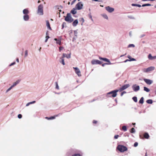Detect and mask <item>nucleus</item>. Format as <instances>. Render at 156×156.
<instances>
[{
	"mask_svg": "<svg viewBox=\"0 0 156 156\" xmlns=\"http://www.w3.org/2000/svg\"><path fill=\"white\" fill-rule=\"evenodd\" d=\"M37 13L38 15L41 16L44 14L43 5L42 4H40L38 6Z\"/></svg>",
	"mask_w": 156,
	"mask_h": 156,
	"instance_id": "f257e3e1",
	"label": "nucleus"
},
{
	"mask_svg": "<svg viewBox=\"0 0 156 156\" xmlns=\"http://www.w3.org/2000/svg\"><path fill=\"white\" fill-rule=\"evenodd\" d=\"M65 20L67 22L71 23L73 21V19L72 18L70 13H68L65 17Z\"/></svg>",
	"mask_w": 156,
	"mask_h": 156,
	"instance_id": "f03ea898",
	"label": "nucleus"
},
{
	"mask_svg": "<svg viewBox=\"0 0 156 156\" xmlns=\"http://www.w3.org/2000/svg\"><path fill=\"white\" fill-rule=\"evenodd\" d=\"M117 148L121 152H124L127 150V148L126 147L122 145H119Z\"/></svg>",
	"mask_w": 156,
	"mask_h": 156,
	"instance_id": "7ed1b4c3",
	"label": "nucleus"
},
{
	"mask_svg": "<svg viewBox=\"0 0 156 156\" xmlns=\"http://www.w3.org/2000/svg\"><path fill=\"white\" fill-rule=\"evenodd\" d=\"M83 5L81 2H79L75 6V8L77 10L81 9L83 8Z\"/></svg>",
	"mask_w": 156,
	"mask_h": 156,
	"instance_id": "20e7f679",
	"label": "nucleus"
},
{
	"mask_svg": "<svg viewBox=\"0 0 156 156\" xmlns=\"http://www.w3.org/2000/svg\"><path fill=\"white\" fill-rule=\"evenodd\" d=\"M102 62L97 59H93L91 61V63L92 65L101 64Z\"/></svg>",
	"mask_w": 156,
	"mask_h": 156,
	"instance_id": "39448f33",
	"label": "nucleus"
},
{
	"mask_svg": "<svg viewBox=\"0 0 156 156\" xmlns=\"http://www.w3.org/2000/svg\"><path fill=\"white\" fill-rule=\"evenodd\" d=\"M73 68L75 70V73L79 76H81L80 70L78 68L73 67Z\"/></svg>",
	"mask_w": 156,
	"mask_h": 156,
	"instance_id": "423d86ee",
	"label": "nucleus"
},
{
	"mask_svg": "<svg viewBox=\"0 0 156 156\" xmlns=\"http://www.w3.org/2000/svg\"><path fill=\"white\" fill-rule=\"evenodd\" d=\"M132 88L134 91L136 92L140 90V87L136 84L133 85L132 86Z\"/></svg>",
	"mask_w": 156,
	"mask_h": 156,
	"instance_id": "0eeeda50",
	"label": "nucleus"
},
{
	"mask_svg": "<svg viewBox=\"0 0 156 156\" xmlns=\"http://www.w3.org/2000/svg\"><path fill=\"white\" fill-rule=\"evenodd\" d=\"M129 87V84H127L125 85L122 86L118 90L120 91H121L123 90L126 89Z\"/></svg>",
	"mask_w": 156,
	"mask_h": 156,
	"instance_id": "6e6552de",
	"label": "nucleus"
},
{
	"mask_svg": "<svg viewBox=\"0 0 156 156\" xmlns=\"http://www.w3.org/2000/svg\"><path fill=\"white\" fill-rule=\"evenodd\" d=\"M106 10L109 12L111 13L113 12L114 10V9L112 7H111L109 6H108L107 7H105Z\"/></svg>",
	"mask_w": 156,
	"mask_h": 156,
	"instance_id": "1a4fd4ad",
	"label": "nucleus"
},
{
	"mask_svg": "<svg viewBox=\"0 0 156 156\" xmlns=\"http://www.w3.org/2000/svg\"><path fill=\"white\" fill-rule=\"evenodd\" d=\"M144 82L148 85H151L153 83V81L152 80L144 78Z\"/></svg>",
	"mask_w": 156,
	"mask_h": 156,
	"instance_id": "9d476101",
	"label": "nucleus"
},
{
	"mask_svg": "<svg viewBox=\"0 0 156 156\" xmlns=\"http://www.w3.org/2000/svg\"><path fill=\"white\" fill-rule=\"evenodd\" d=\"M99 58L100 60H102L105 61V62H108V63H109V64H112V63H111V62H110L109 60L108 59L106 58H102V57H99Z\"/></svg>",
	"mask_w": 156,
	"mask_h": 156,
	"instance_id": "9b49d317",
	"label": "nucleus"
},
{
	"mask_svg": "<svg viewBox=\"0 0 156 156\" xmlns=\"http://www.w3.org/2000/svg\"><path fill=\"white\" fill-rule=\"evenodd\" d=\"M148 58L150 60H153L156 59V56H152L151 54H149L148 56Z\"/></svg>",
	"mask_w": 156,
	"mask_h": 156,
	"instance_id": "f8f14e48",
	"label": "nucleus"
},
{
	"mask_svg": "<svg viewBox=\"0 0 156 156\" xmlns=\"http://www.w3.org/2000/svg\"><path fill=\"white\" fill-rule=\"evenodd\" d=\"M62 57L64 58L66 57L67 58H71V53H70L69 55H67L65 53H63Z\"/></svg>",
	"mask_w": 156,
	"mask_h": 156,
	"instance_id": "ddd939ff",
	"label": "nucleus"
},
{
	"mask_svg": "<svg viewBox=\"0 0 156 156\" xmlns=\"http://www.w3.org/2000/svg\"><path fill=\"white\" fill-rule=\"evenodd\" d=\"M23 18V20L25 21H27L29 19V16L28 15H24Z\"/></svg>",
	"mask_w": 156,
	"mask_h": 156,
	"instance_id": "4468645a",
	"label": "nucleus"
},
{
	"mask_svg": "<svg viewBox=\"0 0 156 156\" xmlns=\"http://www.w3.org/2000/svg\"><path fill=\"white\" fill-rule=\"evenodd\" d=\"M59 62L60 63H61L63 65H65V64L64 60V58H63L62 56L60 58L59 60Z\"/></svg>",
	"mask_w": 156,
	"mask_h": 156,
	"instance_id": "2eb2a0df",
	"label": "nucleus"
},
{
	"mask_svg": "<svg viewBox=\"0 0 156 156\" xmlns=\"http://www.w3.org/2000/svg\"><path fill=\"white\" fill-rule=\"evenodd\" d=\"M23 13L24 15H26V14L28 15L29 13V11L27 9H24L23 11Z\"/></svg>",
	"mask_w": 156,
	"mask_h": 156,
	"instance_id": "dca6fc26",
	"label": "nucleus"
},
{
	"mask_svg": "<svg viewBox=\"0 0 156 156\" xmlns=\"http://www.w3.org/2000/svg\"><path fill=\"white\" fill-rule=\"evenodd\" d=\"M119 90H113V92L112 94V96L113 97H115L117 95V92L119 91Z\"/></svg>",
	"mask_w": 156,
	"mask_h": 156,
	"instance_id": "f3484780",
	"label": "nucleus"
},
{
	"mask_svg": "<svg viewBox=\"0 0 156 156\" xmlns=\"http://www.w3.org/2000/svg\"><path fill=\"white\" fill-rule=\"evenodd\" d=\"M101 15L105 19L108 20V18L107 15L105 13L102 14Z\"/></svg>",
	"mask_w": 156,
	"mask_h": 156,
	"instance_id": "a211bd4d",
	"label": "nucleus"
},
{
	"mask_svg": "<svg viewBox=\"0 0 156 156\" xmlns=\"http://www.w3.org/2000/svg\"><path fill=\"white\" fill-rule=\"evenodd\" d=\"M54 40L56 41V43L57 44L61 45V40L60 39H57L55 38H54Z\"/></svg>",
	"mask_w": 156,
	"mask_h": 156,
	"instance_id": "6ab92c4d",
	"label": "nucleus"
},
{
	"mask_svg": "<svg viewBox=\"0 0 156 156\" xmlns=\"http://www.w3.org/2000/svg\"><path fill=\"white\" fill-rule=\"evenodd\" d=\"M20 80H18L16 82L13 83V84L11 86L12 87L15 86L16 85L18 84L20 82Z\"/></svg>",
	"mask_w": 156,
	"mask_h": 156,
	"instance_id": "aec40b11",
	"label": "nucleus"
},
{
	"mask_svg": "<svg viewBox=\"0 0 156 156\" xmlns=\"http://www.w3.org/2000/svg\"><path fill=\"white\" fill-rule=\"evenodd\" d=\"M46 25L47 27L50 30H51V28L50 26V24L49 23V22L48 20H46Z\"/></svg>",
	"mask_w": 156,
	"mask_h": 156,
	"instance_id": "412c9836",
	"label": "nucleus"
},
{
	"mask_svg": "<svg viewBox=\"0 0 156 156\" xmlns=\"http://www.w3.org/2000/svg\"><path fill=\"white\" fill-rule=\"evenodd\" d=\"M78 23L77 20H76L73 23V25L74 27H76Z\"/></svg>",
	"mask_w": 156,
	"mask_h": 156,
	"instance_id": "4be33fe9",
	"label": "nucleus"
},
{
	"mask_svg": "<svg viewBox=\"0 0 156 156\" xmlns=\"http://www.w3.org/2000/svg\"><path fill=\"white\" fill-rule=\"evenodd\" d=\"M76 10L77 9L75 8H74L71 10V12L73 14H75L76 13Z\"/></svg>",
	"mask_w": 156,
	"mask_h": 156,
	"instance_id": "5701e85b",
	"label": "nucleus"
},
{
	"mask_svg": "<svg viewBox=\"0 0 156 156\" xmlns=\"http://www.w3.org/2000/svg\"><path fill=\"white\" fill-rule=\"evenodd\" d=\"M148 72L154 70L155 68L154 66H150L147 68Z\"/></svg>",
	"mask_w": 156,
	"mask_h": 156,
	"instance_id": "b1692460",
	"label": "nucleus"
},
{
	"mask_svg": "<svg viewBox=\"0 0 156 156\" xmlns=\"http://www.w3.org/2000/svg\"><path fill=\"white\" fill-rule=\"evenodd\" d=\"M144 138L147 139H148L149 138V135L147 133H144Z\"/></svg>",
	"mask_w": 156,
	"mask_h": 156,
	"instance_id": "393cba45",
	"label": "nucleus"
},
{
	"mask_svg": "<svg viewBox=\"0 0 156 156\" xmlns=\"http://www.w3.org/2000/svg\"><path fill=\"white\" fill-rule=\"evenodd\" d=\"M136 61V59L134 58H132L130 59H126L125 60L124 62H126L128 61Z\"/></svg>",
	"mask_w": 156,
	"mask_h": 156,
	"instance_id": "a878e982",
	"label": "nucleus"
},
{
	"mask_svg": "<svg viewBox=\"0 0 156 156\" xmlns=\"http://www.w3.org/2000/svg\"><path fill=\"white\" fill-rule=\"evenodd\" d=\"M35 102H36L35 101H32V102H29L27 103L26 105V106L27 107L28 106H29V105H30V104H34V103H35Z\"/></svg>",
	"mask_w": 156,
	"mask_h": 156,
	"instance_id": "bb28decb",
	"label": "nucleus"
},
{
	"mask_svg": "<svg viewBox=\"0 0 156 156\" xmlns=\"http://www.w3.org/2000/svg\"><path fill=\"white\" fill-rule=\"evenodd\" d=\"M146 102L148 104H151L153 103V101L151 99H149Z\"/></svg>",
	"mask_w": 156,
	"mask_h": 156,
	"instance_id": "cd10ccee",
	"label": "nucleus"
},
{
	"mask_svg": "<svg viewBox=\"0 0 156 156\" xmlns=\"http://www.w3.org/2000/svg\"><path fill=\"white\" fill-rule=\"evenodd\" d=\"M55 116H52L51 117H46L45 118L46 119H48V120H51V119H55Z\"/></svg>",
	"mask_w": 156,
	"mask_h": 156,
	"instance_id": "c85d7f7f",
	"label": "nucleus"
},
{
	"mask_svg": "<svg viewBox=\"0 0 156 156\" xmlns=\"http://www.w3.org/2000/svg\"><path fill=\"white\" fill-rule=\"evenodd\" d=\"M144 99L143 97L141 98L139 101V103L140 104H143L144 103Z\"/></svg>",
	"mask_w": 156,
	"mask_h": 156,
	"instance_id": "c756f323",
	"label": "nucleus"
},
{
	"mask_svg": "<svg viewBox=\"0 0 156 156\" xmlns=\"http://www.w3.org/2000/svg\"><path fill=\"white\" fill-rule=\"evenodd\" d=\"M55 86H56V87H55L56 89H57L58 90H59V86L58 85V83L57 82H55Z\"/></svg>",
	"mask_w": 156,
	"mask_h": 156,
	"instance_id": "7c9ffc66",
	"label": "nucleus"
},
{
	"mask_svg": "<svg viewBox=\"0 0 156 156\" xmlns=\"http://www.w3.org/2000/svg\"><path fill=\"white\" fill-rule=\"evenodd\" d=\"M132 5L133 6H136L138 7H141V5H140L136 4H132Z\"/></svg>",
	"mask_w": 156,
	"mask_h": 156,
	"instance_id": "2f4dec72",
	"label": "nucleus"
},
{
	"mask_svg": "<svg viewBox=\"0 0 156 156\" xmlns=\"http://www.w3.org/2000/svg\"><path fill=\"white\" fill-rule=\"evenodd\" d=\"M144 90L146 91L147 92H149L150 90L148 88L145 87H144Z\"/></svg>",
	"mask_w": 156,
	"mask_h": 156,
	"instance_id": "473e14b6",
	"label": "nucleus"
},
{
	"mask_svg": "<svg viewBox=\"0 0 156 156\" xmlns=\"http://www.w3.org/2000/svg\"><path fill=\"white\" fill-rule=\"evenodd\" d=\"M130 132L132 133H135V130L133 128L131 129V131H130Z\"/></svg>",
	"mask_w": 156,
	"mask_h": 156,
	"instance_id": "72a5a7b5",
	"label": "nucleus"
},
{
	"mask_svg": "<svg viewBox=\"0 0 156 156\" xmlns=\"http://www.w3.org/2000/svg\"><path fill=\"white\" fill-rule=\"evenodd\" d=\"M133 99L134 101L136 102H137V98L136 97H134L133 98Z\"/></svg>",
	"mask_w": 156,
	"mask_h": 156,
	"instance_id": "f704fd0d",
	"label": "nucleus"
},
{
	"mask_svg": "<svg viewBox=\"0 0 156 156\" xmlns=\"http://www.w3.org/2000/svg\"><path fill=\"white\" fill-rule=\"evenodd\" d=\"M131 47H132L134 48L135 47V45L133 44H129L128 45V48H130Z\"/></svg>",
	"mask_w": 156,
	"mask_h": 156,
	"instance_id": "c9c22d12",
	"label": "nucleus"
},
{
	"mask_svg": "<svg viewBox=\"0 0 156 156\" xmlns=\"http://www.w3.org/2000/svg\"><path fill=\"white\" fill-rule=\"evenodd\" d=\"M151 5L150 4H143L142 5V7H144L145 6H151Z\"/></svg>",
	"mask_w": 156,
	"mask_h": 156,
	"instance_id": "e433bc0d",
	"label": "nucleus"
},
{
	"mask_svg": "<svg viewBox=\"0 0 156 156\" xmlns=\"http://www.w3.org/2000/svg\"><path fill=\"white\" fill-rule=\"evenodd\" d=\"M122 129L125 131L127 130L126 127V126H123L122 127Z\"/></svg>",
	"mask_w": 156,
	"mask_h": 156,
	"instance_id": "4c0bfd02",
	"label": "nucleus"
},
{
	"mask_svg": "<svg viewBox=\"0 0 156 156\" xmlns=\"http://www.w3.org/2000/svg\"><path fill=\"white\" fill-rule=\"evenodd\" d=\"M88 16H89V18L90 19V20H92V21H93V20L92 18V16L91 14V13H90L89 15H88Z\"/></svg>",
	"mask_w": 156,
	"mask_h": 156,
	"instance_id": "58836bf2",
	"label": "nucleus"
},
{
	"mask_svg": "<svg viewBox=\"0 0 156 156\" xmlns=\"http://www.w3.org/2000/svg\"><path fill=\"white\" fill-rule=\"evenodd\" d=\"M74 35L75 37H77V34H78V32L77 30H75L74 31Z\"/></svg>",
	"mask_w": 156,
	"mask_h": 156,
	"instance_id": "ea45409f",
	"label": "nucleus"
},
{
	"mask_svg": "<svg viewBox=\"0 0 156 156\" xmlns=\"http://www.w3.org/2000/svg\"><path fill=\"white\" fill-rule=\"evenodd\" d=\"M56 7L59 10L60 12H61V9L62 8V7L61 6L59 7H58V6H56Z\"/></svg>",
	"mask_w": 156,
	"mask_h": 156,
	"instance_id": "a19ab883",
	"label": "nucleus"
},
{
	"mask_svg": "<svg viewBox=\"0 0 156 156\" xmlns=\"http://www.w3.org/2000/svg\"><path fill=\"white\" fill-rule=\"evenodd\" d=\"M45 38H46V39L45 41V42H46L47 41L48 39L50 38V37L48 36H47Z\"/></svg>",
	"mask_w": 156,
	"mask_h": 156,
	"instance_id": "79ce46f5",
	"label": "nucleus"
},
{
	"mask_svg": "<svg viewBox=\"0 0 156 156\" xmlns=\"http://www.w3.org/2000/svg\"><path fill=\"white\" fill-rule=\"evenodd\" d=\"M128 17L129 18V19H134V17L132 16H128Z\"/></svg>",
	"mask_w": 156,
	"mask_h": 156,
	"instance_id": "37998d69",
	"label": "nucleus"
},
{
	"mask_svg": "<svg viewBox=\"0 0 156 156\" xmlns=\"http://www.w3.org/2000/svg\"><path fill=\"white\" fill-rule=\"evenodd\" d=\"M143 71L144 72L147 73V72H148V70H147V68H146V69H143Z\"/></svg>",
	"mask_w": 156,
	"mask_h": 156,
	"instance_id": "c03bdc74",
	"label": "nucleus"
},
{
	"mask_svg": "<svg viewBox=\"0 0 156 156\" xmlns=\"http://www.w3.org/2000/svg\"><path fill=\"white\" fill-rule=\"evenodd\" d=\"M12 88V86H11L9 89H8L7 90L6 92H8Z\"/></svg>",
	"mask_w": 156,
	"mask_h": 156,
	"instance_id": "a18cd8bd",
	"label": "nucleus"
},
{
	"mask_svg": "<svg viewBox=\"0 0 156 156\" xmlns=\"http://www.w3.org/2000/svg\"><path fill=\"white\" fill-rule=\"evenodd\" d=\"M27 55H28L27 51V50H26L25 51V57H26L27 56Z\"/></svg>",
	"mask_w": 156,
	"mask_h": 156,
	"instance_id": "49530a36",
	"label": "nucleus"
},
{
	"mask_svg": "<svg viewBox=\"0 0 156 156\" xmlns=\"http://www.w3.org/2000/svg\"><path fill=\"white\" fill-rule=\"evenodd\" d=\"M138 145V143L137 142H135L134 144V147H137Z\"/></svg>",
	"mask_w": 156,
	"mask_h": 156,
	"instance_id": "de8ad7c7",
	"label": "nucleus"
},
{
	"mask_svg": "<svg viewBox=\"0 0 156 156\" xmlns=\"http://www.w3.org/2000/svg\"><path fill=\"white\" fill-rule=\"evenodd\" d=\"M64 48L62 47H60L59 48V49L60 51H61V50H62V49H63Z\"/></svg>",
	"mask_w": 156,
	"mask_h": 156,
	"instance_id": "09e8293b",
	"label": "nucleus"
},
{
	"mask_svg": "<svg viewBox=\"0 0 156 156\" xmlns=\"http://www.w3.org/2000/svg\"><path fill=\"white\" fill-rule=\"evenodd\" d=\"M18 117L19 119H21L22 117V115L21 114H19L18 115Z\"/></svg>",
	"mask_w": 156,
	"mask_h": 156,
	"instance_id": "8fccbe9b",
	"label": "nucleus"
},
{
	"mask_svg": "<svg viewBox=\"0 0 156 156\" xmlns=\"http://www.w3.org/2000/svg\"><path fill=\"white\" fill-rule=\"evenodd\" d=\"M66 23H63L62 24V28H63L64 27V26L65 25H66Z\"/></svg>",
	"mask_w": 156,
	"mask_h": 156,
	"instance_id": "3c124183",
	"label": "nucleus"
},
{
	"mask_svg": "<svg viewBox=\"0 0 156 156\" xmlns=\"http://www.w3.org/2000/svg\"><path fill=\"white\" fill-rule=\"evenodd\" d=\"M110 65L109 64V63H103V64L102 65V66L103 67L105 65Z\"/></svg>",
	"mask_w": 156,
	"mask_h": 156,
	"instance_id": "603ef678",
	"label": "nucleus"
},
{
	"mask_svg": "<svg viewBox=\"0 0 156 156\" xmlns=\"http://www.w3.org/2000/svg\"><path fill=\"white\" fill-rule=\"evenodd\" d=\"M129 35L130 37H131L132 35V32L131 31L129 32Z\"/></svg>",
	"mask_w": 156,
	"mask_h": 156,
	"instance_id": "864d4df0",
	"label": "nucleus"
},
{
	"mask_svg": "<svg viewBox=\"0 0 156 156\" xmlns=\"http://www.w3.org/2000/svg\"><path fill=\"white\" fill-rule=\"evenodd\" d=\"M119 137V135H115V136H114V138L115 139H117Z\"/></svg>",
	"mask_w": 156,
	"mask_h": 156,
	"instance_id": "5fc2aeb1",
	"label": "nucleus"
},
{
	"mask_svg": "<svg viewBox=\"0 0 156 156\" xmlns=\"http://www.w3.org/2000/svg\"><path fill=\"white\" fill-rule=\"evenodd\" d=\"M76 0H73L71 3V5H73L74 2L76 1Z\"/></svg>",
	"mask_w": 156,
	"mask_h": 156,
	"instance_id": "6e6d98bb",
	"label": "nucleus"
},
{
	"mask_svg": "<svg viewBox=\"0 0 156 156\" xmlns=\"http://www.w3.org/2000/svg\"><path fill=\"white\" fill-rule=\"evenodd\" d=\"M16 64V62H14L12 63L10 65V66H12L14 65H15V64Z\"/></svg>",
	"mask_w": 156,
	"mask_h": 156,
	"instance_id": "4d7b16f0",
	"label": "nucleus"
},
{
	"mask_svg": "<svg viewBox=\"0 0 156 156\" xmlns=\"http://www.w3.org/2000/svg\"><path fill=\"white\" fill-rule=\"evenodd\" d=\"M72 156H81L79 154H75Z\"/></svg>",
	"mask_w": 156,
	"mask_h": 156,
	"instance_id": "13d9d810",
	"label": "nucleus"
},
{
	"mask_svg": "<svg viewBox=\"0 0 156 156\" xmlns=\"http://www.w3.org/2000/svg\"><path fill=\"white\" fill-rule=\"evenodd\" d=\"M113 91H111V92H109L107 94H108V95H109V94H112V93H113Z\"/></svg>",
	"mask_w": 156,
	"mask_h": 156,
	"instance_id": "bf43d9fd",
	"label": "nucleus"
},
{
	"mask_svg": "<svg viewBox=\"0 0 156 156\" xmlns=\"http://www.w3.org/2000/svg\"><path fill=\"white\" fill-rule=\"evenodd\" d=\"M126 92L125 91H123L122 92L121 94V96H122L124 93H126Z\"/></svg>",
	"mask_w": 156,
	"mask_h": 156,
	"instance_id": "052dcab7",
	"label": "nucleus"
},
{
	"mask_svg": "<svg viewBox=\"0 0 156 156\" xmlns=\"http://www.w3.org/2000/svg\"><path fill=\"white\" fill-rule=\"evenodd\" d=\"M127 57L129 58V59H131L132 58H131V57L129 55H128V56H127Z\"/></svg>",
	"mask_w": 156,
	"mask_h": 156,
	"instance_id": "680f3d73",
	"label": "nucleus"
},
{
	"mask_svg": "<svg viewBox=\"0 0 156 156\" xmlns=\"http://www.w3.org/2000/svg\"><path fill=\"white\" fill-rule=\"evenodd\" d=\"M77 37H74L73 38V41H74V40H75L76 39Z\"/></svg>",
	"mask_w": 156,
	"mask_h": 156,
	"instance_id": "e2e57ef3",
	"label": "nucleus"
},
{
	"mask_svg": "<svg viewBox=\"0 0 156 156\" xmlns=\"http://www.w3.org/2000/svg\"><path fill=\"white\" fill-rule=\"evenodd\" d=\"M144 36H145V35L144 34H142V35H140V37H144Z\"/></svg>",
	"mask_w": 156,
	"mask_h": 156,
	"instance_id": "0e129e2a",
	"label": "nucleus"
},
{
	"mask_svg": "<svg viewBox=\"0 0 156 156\" xmlns=\"http://www.w3.org/2000/svg\"><path fill=\"white\" fill-rule=\"evenodd\" d=\"M97 122V121H96L94 120L93 121V123H96Z\"/></svg>",
	"mask_w": 156,
	"mask_h": 156,
	"instance_id": "69168bd1",
	"label": "nucleus"
},
{
	"mask_svg": "<svg viewBox=\"0 0 156 156\" xmlns=\"http://www.w3.org/2000/svg\"><path fill=\"white\" fill-rule=\"evenodd\" d=\"M81 20L82 21L83 23L84 22V20L83 19V18H82Z\"/></svg>",
	"mask_w": 156,
	"mask_h": 156,
	"instance_id": "338daca9",
	"label": "nucleus"
},
{
	"mask_svg": "<svg viewBox=\"0 0 156 156\" xmlns=\"http://www.w3.org/2000/svg\"><path fill=\"white\" fill-rule=\"evenodd\" d=\"M16 61L18 62H19V59L18 58H17V59H16Z\"/></svg>",
	"mask_w": 156,
	"mask_h": 156,
	"instance_id": "774afa93",
	"label": "nucleus"
}]
</instances>
